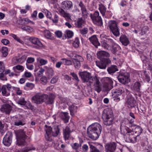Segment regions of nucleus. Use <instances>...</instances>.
<instances>
[{"instance_id": "052dcab7", "label": "nucleus", "mask_w": 152, "mask_h": 152, "mask_svg": "<svg viewBox=\"0 0 152 152\" xmlns=\"http://www.w3.org/2000/svg\"><path fill=\"white\" fill-rule=\"evenodd\" d=\"M18 103L21 105H24L26 103V101L23 98H21L20 99L18 102Z\"/></svg>"}, {"instance_id": "1a4fd4ad", "label": "nucleus", "mask_w": 152, "mask_h": 152, "mask_svg": "<svg viewBox=\"0 0 152 152\" xmlns=\"http://www.w3.org/2000/svg\"><path fill=\"white\" fill-rule=\"evenodd\" d=\"M124 90L123 87H120L118 89L112 90V96L113 98H115L114 100L116 102H118L120 100V98L119 97L121 94L124 92Z\"/></svg>"}, {"instance_id": "de8ad7c7", "label": "nucleus", "mask_w": 152, "mask_h": 152, "mask_svg": "<svg viewBox=\"0 0 152 152\" xmlns=\"http://www.w3.org/2000/svg\"><path fill=\"white\" fill-rule=\"evenodd\" d=\"M71 146L72 148L76 150H77L80 147L81 145L77 143H73L71 144Z\"/></svg>"}, {"instance_id": "8fccbe9b", "label": "nucleus", "mask_w": 152, "mask_h": 152, "mask_svg": "<svg viewBox=\"0 0 152 152\" xmlns=\"http://www.w3.org/2000/svg\"><path fill=\"white\" fill-rule=\"evenodd\" d=\"M63 61L62 63L64 64L67 65H71L72 64V62L71 61L68 60L66 58H62L61 59Z\"/></svg>"}, {"instance_id": "a19ab883", "label": "nucleus", "mask_w": 152, "mask_h": 152, "mask_svg": "<svg viewBox=\"0 0 152 152\" xmlns=\"http://www.w3.org/2000/svg\"><path fill=\"white\" fill-rule=\"evenodd\" d=\"M59 12L61 15L64 18L68 19L70 18L69 16V14L66 13L63 10L61 9L59 10Z\"/></svg>"}, {"instance_id": "b1692460", "label": "nucleus", "mask_w": 152, "mask_h": 152, "mask_svg": "<svg viewBox=\"0 0 152 152\" xmlns=\"http://www.w3.org/2000/svg\"><path fill=\"white\" fill-rule=\"evenodd\" d=\"M119 40L122 45L124 46H127L129 43L128 38L124 35H121L120 37Z\"/></svg>"}, {"instance_id": "aec40b11", "label": "nucleus", "mask_w": 152, "mask_h": 152, "mask_svg": "<svg viewBox=\"0 0 152 152\" xmlns=\"http://www.w3.org/2000/svg\"><path fill=\"white\" fill-rule=\"evenodd\" d=\"M100 37L102 39H104L105 41L107 42L111 46L113 45L114 44V42L113 40L110 38V37L107 36L104 34H102L100 35Z\"/></svg>"}, {"instance_id": "2f4dec72", "label": "nucleus", "mask_w": 152, "mask_h": 152, "mask_svg": "<svg viewBox=\"0 0 152 152\" xmlns=\"http://www.w3.org/2000/svg\"><path fill=\"white\" fill-rule=\"evenodd\" d=\"M18 21H19V24L21 25L26 24L28 23L31 22L33 24H34V23L31 21L29 19L27 18H20Z\"/></svg>"}, {"instance_id": "cd10ccee", "label": "nucleus", "mask_w": 152, "mask_h": 152, "mask_svg": "<svg viewBox=\"0 0 152 152\" xmlns=\"http://www.w3.org/2000/svg\"><path fill=\"white\" fill-rule=\"evenodd\" d=\"M121 50V47L117 44H115L113 45L111 51L115 54L118 55V53Z\"/></svg>"}, {"instance_id": "a18cd8bd", "label": "nucleus", "mask_w": 152, "mask_h": 152, "mask_svg": "<svg viewBox=\"0 0 152 152\" xmlns=\"http://www.w3.org/2000/svg\"><path fill=\"white\" fill-rule=\"evenodd\" d=\"M71 57H74V58H75V59H76V60H78L80 61H83V58L82 57L80 56V55L75 54L72 55H71Z\"/></svg>"}, {"instance_id": "a211bd4d", "label": "nucleus", "mask_w": 152, "mask_h": 152, "mask_svg": "<svg viewBox=\"0 0 152 152\" xmlns=\"http://www.w3.org/2000/svg\"><path fill=\"white\" fill-rule=\"evenodd\" d=\"M97 57L100 60H103L104 59H108L106 58L110 56V54L108 52L103 50L99 51L97 53Z\"/></svg>"}, {"instance_id": "f3484780", "label": "nucleus", "mask_w": 152, "mask_h": 152, "mask_svg": "<svg viewBox=\"0 0 152 152\" xmlns=\"http://www.w3.org/2000/svg\"><path fill=\"white\" fill-rule=\"evenodd\" d=\"M78 5L80 7L81 10L82 12V16L84 18H86L88 14L86 6L84 4L82 1H80L78 4Z\"/></svg>"}, {"instance_id": "7ed1b4c3", "label": "nucleus", "mask_w": 152, "mask_h": 152, "mask_svg": "<svg viewBox=\"0 0 152 152\" xmlns=\"http://www.w3.org/2000/svg\"><path fill=\"white\" fill-rule=\"evenodd\" d=\"M104 124L107 126H110L113 122L114 116L112 111L110 109L105 110L102 115Z\"/></svg>"}, {"instance_id": "4468645a", "label": "nucleus", "mask_w": 152, "mask_h": 152, "mask_svg": "<svg viewBox=\"0 0 152 152\" xmlns=\"http://www.w3.org/2000/svg\"><path fill=\"white\" fill-rule=\"evenodd\" d=\"M136 101L134 98L130 96L127 97L126 102L125 105L129 108H133L136 106Z\"/></svg>"}, {"instance_id": "393cba45", "label": "nucleus", "mask_w": 152, "mask_h": 152, "mask_svg": "<svg viewBox=\"0 0 152 152\" xmlns=\"http://www.w3.org/2000/svg\"><path fill=\"white\" fill-rule=\"evenodd\" d=\"M90 41L92 43L96 48L98 46H99L100 43L98 42L96 35H94L90 37L89 39Z\"/></svg>"}, {"instance_id": "c03bdc74", "label": "nucleus", "mask_w": 152, "mask_h": 152, "mask_svg": "<svg viewBox=\"0 0 152 152\" xmlns=\"http://www.w3.org/2000/svg\"><path fill=\"white\" fill-rule=\"evenodd\" d=\"M8 48L6 47H4L2 48L1 52L3 56L4 57H6L8 55Z\"/></svg>"}, {"instance_id": "603ef678", "label": "nucleus", "mask_w": 152, "mask_h": 152, "mask_svg": "<svg viewBox=\"0 0 152 152\" xmlns=\"http://www.w3.org/2000/svg\"><path fill=\"white\" fill-rule=\"evenodd\" d=\"M94 86V90L98 93H99L101 91L102 88L100 83Z\"/></svg>"}, {"instance_id": "f03ea898", "label": "nucleus", "mask_w": 152, "mask_h": 152, "mask_svg": "<svg viewBox=\"0 0 152 152\" xmlns=\"http://www.w3.org/2000/svg\"><path fill=\"white\" fill-rule=\"evenodd\" d=\"M121 133L124 135L126 141L129 142L135 143L137 142V137L134 135L133 132L126 126L122 124L121 126Z\"/></svg>"}, {"instance_id": "774afa93", "label": "nucleus", "mask_w": 152, "mask_h": 152, "mask_svg": "<svg viewBox=\"0 0 152 152\" xmlns=\"http://www.w3.org/2000/svg\"><path fill=\"white\" fill-rule=\"evenodd\" d=\"M26 87H28L29 89H32L34 86V85L31 83H27L26 84Z\"/></svg>"}, {"instance_id": "72a5a7b5", "label": "nucleus", "mask_w": 152, "mask_h": 152, "mask_svg": "<svg viewBox=\"0 0 152 152\" xmlns=\"http://www.w3.org/2000/svg\"><path fill=\"white\" fill-rule=\"evenodd\" d=\"M141 85L140 83L139 82H137L134 84L133 88L136 91L139 92L140 90Z\"/></svg>"}, {"instance_id": "412c9836", "label": "nucleus", "mask_w": 152, "mask_h": 152, "mask_svg": "<svg viewBox=\"0 0 152 152\" xmlns=\"http://www.w3.org/2000/svg\"><path fill=\"white\" fill-rule=\"evenodd\" d=\"M29 40L32 43L39 47H42L43 45L37 38L31 37L29 38Z\"/></svg>"}, {"instance_id": "6e6d98bb", "label": "nucleus", "mask_w": 152, "mask_h": 152, "mask_svg": "<svg viewBox=\"0 0 152 152\" xmlns=\"http://www.w3.org/2000/svg\"><path fill=\"white\" fill-rule=\"evenodd\" d=\"M40 80L41 81V83L43 85H45L47 83L48 80L47 78L45 76H42L40 78Z\"/></svg>"}, {"instance_id": "0e129e2a", "label": "nucleus", "mask_w": 152, "mask_h": 152, "mask_svg": "<svg viewBox=\"0 0 152 152\" xmlns=\"http://www.w3.org/2000/svg\"><path fill=\"white\" fill-rule=\"evenodd\" d=\"M26 107L27 109H30L31 110H34V107L33 105H32L30 102H28L27 103Z\"/></svg>"}, {"instance_id": "338daca9", "label": "nucleus", "mask_w": 152, "mask_h": 152, "mask_svg": "<svg viewBox=\"0 0 152 152\" xmlns=\"http://www.w3.org/2000/svg\"><path fill=\"white\" fill-rule=\"evenodd\" d=\"M45 13L47 17L49 18H51L52 17L51 13L47 10H45Z\"/></svg>"}, {"instance_id": "09e8293b", "label": "nucleus", "mask_w": 152, "mask_h": 152, "mask_svg": "<svg viewBox=\"0 0 152 152\" xmlns=\"http://www.w3.org/2000/svg\"><path fill=\"white\" fill-rule=\"evenodd\" d=\"M103 87L105 90L106 91H109L112 88V85L109 84V83L107 84L104 83Z\"/></svg>"}, {"instance_id": "680f3d73", "label": "nucleus", "mask_w": 152, "mask_h": 152, "mask_svg": "<svg viewBox=\"0 0 152 152\" xmlns=\"http://www.w3.org/2000/svg\"><path fill=\"white\" fill-rule=\"evenodd\" d=\"M45 36L47 38L50 39L51 36L50 32L48 30H45Z\"/></svg>"}, {"instance_id": "ea45409f", "label": "nucleus", "mask_w": 152, "mask_h": 152, "mask_svg": "<svg viewBox=\"0 0 152 152\" xmlns=\"http://www.w3.org/2000/svg\"><path fill=\"white\" fill-rule=\"evenodd\" d=\"M36 148L34 147H28L20 150V152H28V151L32 150H35Z\"/></svg>"}, {"instance_id": "4d7b16f0", "label": "nucleus", "mask_w": 152, "mask_h": 152, "mask_svg": "<svg viewBox=\"0 0 152 152\" xmlns=\"http://www.w3.org/2000/svg\"><path fill=\"white\" fill-rule=\"evenodd\" d=\"M73 46L75 48H77L79 46V42L78 38H76L73 43Z\"/></svg>"}, {"instance_id": "69168bd1", "label": "nucleus", "mask_w": 152, "mask_h": 152, "mask_svg": "<svg viewBox=\"0 0 152 152\" xmlns=\"http://www.w3.org/2000/svg\"><path fill=\"white\" fill-rule=\"evenodd\" d=\"M7 88L5 85H3L1 87V92L3 95H5L7 94Z\"/></svg>"}, {"instance_id": "39448f33", "label": "nucleus", "mask_w": 152, "mask_h": 152, "mask_svg": "<svg viewBox=\"0 0 152 152\" xmlns=\"http://www.w3.org/2000/svg\"><path fill=\"white\" fill-rule=\"evenodd\" d=\"M16 136V144L18 146H24L27 145L25 141L27 136L25 132L23 130L20 129L15 132Z\"/></svg>"}, {"instance_id": "473e14b6", "label": "nucleus", "mask_w": 152, "mask_h": 152, "mask_svg": "<svg viewBox=\"0 0 152 152\" xmlns=\"http://www.w3.org/2000/svg\"><path fill=\"white\" fill-rule=\"evenodd\" d=\"M84 23V21L82 18H79L77 21H75L76 26L79 28H82V25Z\"/></svg>"}, {"instance_id": "f257e3e1", "label": "nucleus", "mask_w": 152, "mask_h": 152, "mask_svg": "<svg viewBox=\"0 0 152 152\" xmlns=\"http://www.w3.org/2000/svg\"><path fill=\"white\" fill-rule=\"evenodd\" d=\"M101 131L102 127L97 123L92 124L87 129V134L88 137L94 140L98 138Z\"/></svg>"}, {"instance_id": "2eb2a0df", "label": "nucleus", "mask_w": 152, "mask_h": 152, "mask_svg": "<svg viewBox=\"0 0 152 152\" xmlns=\"http://www.w3.org/2000/svg\"><path fill=\"white\" fill-rule=\"evenodd\" d=\"M116 143L114 142L108 143L105 146L106 151L108 152H115L116 149Z\"/></svg>"}, {"instance_id": "e433bc0d", "label": "nucleus", "mask_w": 152, "mask_h": 152, "mask_svg": "<svg viewBox=\"0 0 152 152\" xmlns=\"http://www.w3.org/2000/svg\"><path fill=\"white\" fill-rule=\"evenodd\" d=\"M148 29V27L146 26L143 27L140 31H139V34L141 36L144 35L147 32Z\"/></svg>"}, {"instance_id": "a878e982", "label": "nucleus", "mask_w": 152, "mask_h": 152, "mask_svg": "<svg viewBox=\"0 0 152 152\" xmlns=\"http://www.w3.org/2000/svg\"><path fill=\"white\" fill-rule=\"evenodd\" d=\"M107 70L109 74L112 75L115 72L118 71V69L116 66L111 65L107 68Z\"/></svg>"}, {"instance_id": "5701e85b", "label": "nucleus", "mask_w": 152, "mask_h": 152, "mask_svg": "<svg viewBox=\"0 0 152 152\" xmlns=\"http://www.w3.org/2000/svg\"><path fill=\"white\" fill-rule=\"evenodd\" d=\"M71 132L70 128L68 126L63 130L64 137L65 140L69 139Z\"/></svg>"}, {"instance_id": "bb28decb", "label": "nucleus", "mask_w": 152, "mask_h": 152, "mask_svg": "<svg viewBox=\"0 0 152 152\" xmlns=\"http://www.w3.org/2000/svg\"><path fill=\"white\" fill-rule=\"evenodd\" d=\"M26 124L25 120L17 118L14 121V125L16 126H23Z\"/></svg>"}, {"instance_id": "423d86ee", "label": "nucleus", "mask_w": 152, "mask_h": 152, "mask_svg": "<svg viewBox=\"0 0 152 152\" xmlns=\"http://www.w3.org/2000/svg\"><path fill=\"white\" fill-rule=\"evenodd\" d=\"M108 26L110 30L115 36L117 37L120 35V29L118 26V23L116 21L111 20L109 21Z\"/></svg>"}, {"instance_id": "bf43d9fd", "label": "nucleus", "mask_w": 152, "mask_h": 152, "mask_svg": "<svg viewBox=\"0 0 152 152\" xmlns=\"http://www.w3.org/2000/svg\"><path fill=\"white\" fill-rule=\"evenodd\" d=\"M10 36L13 37L14 39L20 43H22L23 42L17 35L15 34H11Z\"/></svg>"}, {"instance_id": "c9c22d12", "label": "nucleus", "mask_w": 152, "mask_h": 152, "mask_svg": "<svg viewBox=\"0 0 152 152\" xmlns=\"http://www.w3.org/2000/svg\"><path fill=\"white\" fill-rule=\"evenodd\" d=\"M103 40L101 42L102 47L107 50H108L109 48H110L111 46L110 44L107 42L104 39H103Z\"/></svg>"}, {"instance_id": "0eeeda50", "label": "nucleus", "mask_w": 152, "mask_h": 152, "mask_svg": "<svg viewBox=\"0 0 152 152\" xmlns=\"http://www.w3.org/2000/svg\"><path fill=\"white\" fill-rule=\"evenodd\" d=\"M130 75L128 72H121L117 78L119 82L123 84H125L129 83L130 81Z\"/></svg>"}, {"instance_id": "9b49d317", "label": "nucleus", "mask_w": 152, "mask_h": 152, "mask_svg": "<svg viewBox=\"0 0 152 152\" xmlns=\"http://www.w3.org/2000/svg\"><path fill=\"white\" fill-rule=\"evenodd\" d=\"M110 63L111 61L109 59H104L103 60H100V61H96L97 66L101 69H105L107 65Z\"/></svg>"}, {"instance_id": "3c124183", "label": "nucleus", "mask_w": 152, "mask_h": 152, "mask_svg": "<svg viewBox=\"0 0 152 152\" xmlns=\"http://www.w3.org/2000/svg\"><path fill=\"white\" fill-rule=\"evenodd\" d=\"M13 68L14 71H15L16 69H17L18 70H20L21 71H23L24 69L23 66L19 65L13 67Z\"/></svg>"}, {"instance_id": "13d9d810", "label": "nucleus", "mask_w": 152, "mask_h": 152, "mask_svg": "<svg viewBox=\"0 0 152 152\" xmlns=\"http://www.w3.org/2000/svg\"><path fill=\"white\" fill-rule=\"evenodd\" d=\"M113 81L109 77H106L104 78V83L109 84L112 85Z\"/></svg>"}, {"instance_id": "4c0bfd02", "label": "nucleus", "mask_w": 152, "mask_h": 152, "mask_svg": "<svg viewBox=\"0 0 152 152\" xmlns=\"http://www.w3.org/2000/svg\"><path fill=\"white\" fill-rule=\"evenodd\" d=\"M106 9V8L103 4H101L99 5V10L103 16L105 15Z\"/></svg>"}, {"instance_id": "c85d7f7f", "label": "nucleus", "mask_w": 152, "mask_h": 152, "mask_svg": "<svg viewBox=\"0 0 152 152\" xmlns=\"http://www.w3.org/2000/svg\"><path fill=\"white\" fill-rule=\"evenodd\" d=\"M60 116L61 118L64 121L65 123L68 122L69 118L68 113L62 112L60 113Z\"/></svg>"}, {"instance_id": "79ce46f5", "label": "nucleus", "mask_w": 152, "mask_h": 152, "mask_svg": "<svg viewBox=\"0 0 152 152\" xmlns=\"http://www.w3.org/2000/svg\"><path fill=\"white\" fill-rule=\"evenodd\" d=\"M72 59V61L75 67L76 68H78L80 66V63L78 60L75 59L74 57H71Z\"/></svg>"}, {"instance_id": "4be33fe9", "label": "nucleus", "mask_w": 152, "mask_h": 152, "mask_svg": "<svg viewBox=\"0 0 152 152\" xmlns=\"http://www.w3.org/2000/svg\"><path fill=\"white\" fill-rule=\"evenodd\" d=\"M12 109L11 106L9 104H3L1 107L0 110L3 112H5L6 114H9Z\"/></svg>"}, {"instance_id": "f8f14e48", "label": "nucleus", "mask_w": 152, "mask_h": 152, "mask_svg": "<svg viewBox=\"0 0 152 152\" xmlns=\"http://www.w3.org/2000/svg\"><path fill=\"white\" fill-rule=\"evenodd\" d=\"M12 136V133L11 132H9L7 133L3 140V142L4 145L9 146L11 145Z\"/></svg>"}, {"instance_id": "864d4df0", "label": "nucleus", "mask_w": 152, "mask_h": 152, "mask_svg": "<svg viewBox=\"0 0 152 152\" xmlns=\"http://www.w3.org/2000/svg\"><path fill=\"white\" fill-rule=\"evenodd\" d=\"M26 56H23L17 60V61L19 63L22 64L23 63L26 59Z\"/></svg>"}, {"instance_id": "6e6552de", "label": "nucleus", "mask_w": 152, "mask_h": 152, "mask_svg": "<svg viewBox=\"0 0 152 152\" xmlns=\"http://www.w3.org/2000/svg\"><path fill=\"white\" fill-rule=\"evenodd\" d=\"M90 16L95 24L99 26L102 25V20L101 17L99 16V12H95L93 15L91 14Z\"/></svg>"}, {"instance_id": "37998d69", "label": "nucleus", "mask_w": 152, "mask_h": 152, "mask_svg": "<svg viewBox=\"0 0 152 152\" xmlns=\"http://www.w3.org/2000/svg\"><path fill=\"white\" fill-rule=\"evenodd\" d=\"M80 33L84 37H86V34L88 32V29L87 28H84L80 29Z\"/></svg>"}, {"instance_id": "6ab92c4d", "label": "nucleus", "mask_w": 152, "mask_h": 152, "mask_svg": "<svg viewBox=\"0 0 152 152\" xmlns=\"http://www.w3.org/2000/svg\"><path fill=\"white\" fill-rule=\"evenodd\" d=\"M46 97L45 98L44 102L47 104H53L55 99L54 95L51 94L49 95L45 94Z\"/></svg>"}, {"instance_id": "9d476101", "label": "nucleus", "mask_w": 152, "mask_h": 152, "mask_svg": "<svg viewBox=\"0 0 152 152\" xmlns=\"http://www.w3.org/2000/svg\"><path fill=\"white\" fill-rule=\"evenodd\" d=\"M79 75L83 83L89 82L92 77L91 73L87 72H79Z\"/></svg>"}, {"instance_id": "49530a36", "label": "nucleus", "mask_w": 152, "mask_h": 152, "mask_svg": "<svg viewBox=\"0 0 152 152\" xmlns=\"http://www.w3.org/2000/svg\"><path fill=\"white\" fill-rule=\"evenodd\" d=\"M21 28L24 31L29 32L31 31L32 29L31 27L25 25H22L21 26Z\"/></svg>"}, {"instance_id": "20e7f679", "label": "nucleus", "mask_w": 152, "mask_h": 152, "mask_svg": "<svg viewBox=\"0 0 152 152\" xmlns=\"http://www.w3.org/2000/svg\"><path fill=\"white\" fill-rule=\"evenodd\" d=\"M45 130L46 134L45 137L47 141H51L52 140V136H57L59 132V129L58 127H55L53 129L50 126L45 125Z\"/></svg>"}, {"instance_id": "e2e57ef3", "label": "nucleus", "mask_w": 152, "mask_h": 152, "mask_svg": "<svg viewBox=\"0 0 152 152\" xmlns=\"http://www.w3.org/2000/svg\"><path fill=\"white\" fill-rule=\"evenodd\" d=\"M145 77H143L144 80L148 83H149L151 80V78L150 75L147 74H144Z\"/></svg>"}, {"instance_id": "c756f323", "label": "nucleus", "mask_w": 152, "mask_h": 152, "mask_svg": "<svg viewBox=\"0 0 152 152\" xmlns=\"http://www.w3.org/2000/svg\"><path fill=\"white\" fill-rule=\"evenodd\" d=\"M90 85H93L94 86L100 83L99 80L96 75L94 77L92 76L89 82Z\"/></svg>"}, {"instance_id": "f704fd0d", "label": "nucleus", "mask_w": 152, "mask_h": 152, "mask_svg": "<svg viewBox=\"0 0 152 152\" xmlns=\"http://www.w3.org/2000/svg\"><path fill=\"white\" fill-rule=\"evenodd\" d=\"M69 109L70 110V115H73L74 113L76 112L77 110V106L72 105L69 107Z\"/></svg>"}, {"instance_id": "5fc2aeb1", "label": "nucleus", "mask_w": 152, "mask_h": 152, "mask_svg": "<svg viewBox=\"0 0 152 152\" xmlns=\"http://www.w3.org/2000/svg\"><path fill=\"white\" fill-rule=\"evenodd\" d=\"M65 33L66 34L67 37L69 38H71L73 35V32L70 30H67L66 31Z\"/></svg>"}, {"instance_id": "dca6fc26", "label": "nucleus", "mask_w": 152, "mask_h": 152, "mask_svg": "<svg viewBox=\"0 0 152 152\" xmlns=\"http://www.w3.org/2000/svg\"><path fill=\"white\" fill-rule=\"evenodd\" d=\"M131 126L132 127V130L136 134V137L139 136L142 133V129L141 127L135 124L132 125Z\"/></svg>"}, {"instance_id": "58836bf2", "label": "nucleus", "mask_w": 152, "mask_h": 152, "mask_svg": "<svg viewBox=\"0 0 152 152\" xmlns=\"http://www.w3.org/2000/svg\"><path fill=\"white\" fill-rule=\"evenodd\" d=\"M47 74L48 78H51L54 75L53 70L51 68H49L47 70Z\"/></svg>"}, {"instance_id": "ddd939ff", "label": "nucleus", "mask_w": 152, "mask_h": 152, "mask_svg": "<svg viewBox=\"0 0 152 152\" xmlns=\"http://www.w3.org/2000/svg\"><path fill=\"white\" fill-rule=\"evenodd\" d=\"M46 96L45 94L42 95H36L32 97V100L34 103L40 104L44 102Z\"/></svg>"}, {"instance_id": "7c9ffc66", "label": "nucleus", "mask_w": 152, "mask_h": 152, "mask_svg": "<svg viewBox=\"0 0 152 152\" xmlns=\"http://www.w3.org/2000/svg\"><path fill=\"white\" fill-rule=\"evenodd\" d=\"M63 7L66 9H68L71 8L73 6L72 1H65L62 3Z\"/></svg>"}]
</instances>
